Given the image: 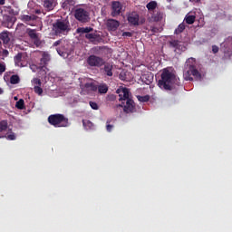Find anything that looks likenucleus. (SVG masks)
Segmentation results:
<instances>
[{
  "instance_id": "1",
  "label": "nucleus",
  "mask_w": 232,
  "mask_h": 232,
  "mask_svg": "<svg viewBox=\"0 0 232 232\" xmlns=\"http://www.w3.org/2000/svg\"><path fill=\"white\" fill-rule=\"evenodd\" d=\"M158 86L160 90L171 92L175 86H179V79L175 75V71L171 67L162 70L161 78L158 82Z\"/></svg>"
},
{
  "instance_id": "2",
  "label": "nucleus",
  "mask_w": 232,
  "mask_h": 232,
  "mask_svg": "<svg viewBox=\"0 0 232 232\" xmlns=\"http://www.w3.org/2000/svg\"><path fill=\"white\" fill-rule=\"evenodd\" d=\"M116 93H118L119 101L121 102L119 106L123 108V111H125V113H133V111H135V102H133L131 98L130 89L120 88L116 91Z\"/></svg>"
},
{
  "instance_id": "3",
  "label": "nucleus",
  "mask_w": 232,
  "mask_h": 232,
  "mask_svg": "<svg viewBox=\"0 0 232 232\" xmlns=\"http://www.w3.org/2000/svg\"><path fill=\"white\" fill-rule=\"evenodd\" d=\"M195 63V59L188 58L186 62L187 68L183 72V77L185 81H193V77L197 79V81L202 80V74L195 68V65L193 64ZM193 75V77H191Z\"/></svg>"
},
{
  "instance_id": "4",
  "label": "nucleus",
  "mask_w": 232,
  "mask_h": 232,
  "mask_svg": "<svg viewBox=\"0 0 232 232\" xmlns=\"http://www.w3.org/2000/svg\"><path fill=\"white\" fill-rule=\"evenodd\" d=\"M48 122L54 128H68L70 122L68 118L63 114H53L48 117Z\"/></svg>"
},
{
  "instance_id": "5",
  "label": "nucleus",
  "mask_w": 232,
  "mask_h": 232,
  "mask_svg": "<svg viewBox=\"0 0 232 232\" xmlns=\"http://www.w3.org/2000/svg\"><path fill=\"white\" fill-rule=\"evenodd\" d=\"M53 30L56 35H65V34H68L70 31V23L65 20H57L53 24Z\"/></svg>"
},
{
  "instance_id": "6",
  "label": "nucleus",
  "mask_w": 232,
  "mask_h": 232,
  "mask_svg": "<svg viewBox=\"0 0 232 232\" xmlns=\"http://www.w3.org/2000/svg\"><path fill=\"white\" fill-rule=\"evenodd\" d=\"M56 52L63 59H68V57H70L73 52V45L65 42L60 48L56 49Z\"/></svg>"
},
{
  "instance_id": "7",
  "label": "nucleus",
  "mask_w": 232,
  "mask_h": 232,
  "mask_svg": "<svg viewBox=\"0 0 232 232\" xmlns=\"http://www.w3.org/2000/svg\"><path fill=\"white\" fill-rule=\"evenodd\" d=\"M74 17L79 23H89L90 13L84 8H77L74 11Z\"/></svg>"
},
{
  "instance_id": "8",
  "label": "nucleus",
  "mask_w": 232,
  "mask_h": 232,
  "mask_svg": "<svg viewBox=\"0 0 232 232\" xmlns=\"http://www.w3.org/2000/svg\"><path fill=\"white\" fill-rule=\"evenodd\" d=\"M221 52L225 57H231L232 54V37H228L221 44Z\"/></svg>"
},
{
  "instance_id": "9",
  "label": "nucleus",
  "mask_w": 232,
  "mask_h": 232,
  "mask_svg": "<svg viewBox=\"0 0 232 232\" xmlns=\"http://www.w3.org/2000/svg\"><path fill=\"white\" fill-rule=\"evenodd\" d=\"M87 64L92 67L101 68L104 64V60L92 54L87 58Z\"/></svg>"
},
{
  "instance_id": "10",
  "label": "nucleus",
  "mask_w": 232,
  "mask_h": 232,
  "mask_svg": "<svg viewBox=\"0 0 232 232\" xmlns=\"http://www.w3.org/2000/svg\"><path fill=\"white\" fill-rule=\"evenodd\" d=\"M20 21L29 24V26H35L37 24V15L35 14H22L20 15Z\"/></svg>"
},
{
  "instance_id": "11",
  "label": "nucleus",
  "mask_w": 232,
  "mask_h": 232,
  "mask_svg": "<svg viewBox=\"0 0 232 232\" xmlns=\"http://www.w3.org/2000/svg\"><path fill=\"white\" fill-rule=\"evenodd\" d=\"M106 26L109 32H115L119 26H121V23L115 19H108L106 22Z\"/></svg>"
},
{
  "instance_id": "12",
  "label": "nucleus",
  "mask_w": 232,
  "mask_h": 232,
  "mask_svg": "<svg viewBox=\"0 0 232 232\" xmlns=\"http://www.w3.org/2000/svg\"><path fill=\"white\" fill-rule=\"evenodd\" d=\"M112 12L111 15L112 17H117V15L121 14V11L122 10V5H121V2H112L111 5Z\"/></svg>"
},
{
  "instance_id": "13",
  "label": "nucleus",
  "mask_w": 232,
  "mask_h": 232,
  "mask_svg": "<svg viewBox=\"0 0 232 232\" xmlns=\"http://www.w3.org/2000/svg\"><path fill=\"white\" fill-rule=\"evenodd\" d=\"M31 82L34 86V92L37 93V95H43V88H41V80L38 78H34L32 80Z\"/></svg>"
},
{
  "instance_id": "14",
  "label": "nucleus",
  "mask_w": 232,
  "mask_h": 232,
  "mask_svg": "<svg viewBox=\"0 0 232 232\" xmlns=\"http://www.w3.org/2000/svg\"><path fill=\"white\" fill-rule=\"evenodd\" d=\"M43 5L47 10V12H51V10H53L55 6H57V0H42Z\"/></svg>"
},
{
  "instance_id": "15",
  "label": "nucleus",
  "mask_w": 232,
  "mask_h": 232,
  "mask_svg": "<svg viewBox=\"0 0 232 232\" xmlns=\"http://www.w3.org/2000/svg\"><path fill=\"white\" fill-rule=\"evenodd\" d=\"M128 21L132 26H139V14L132 13L128 15Z\"/></svg>"
},
{
  "instance_id": "16",
  "label": "nucleus",
  "mask_w": 232,
  "mask_h": 232,
  "mask_svg": "<svg viewBox=\"0 0 232 232\" xmlns=\"http://www.w3.org/2000/svg\"><path fill=\"white\" fill-rule=\"evenodd\" d=\"M15 66L18 68H24V64L23 63V53H19L14 57Z\"/></svg>"
},
{
  "instance_id": "17",
  "label": "nucleus",
  "mask_w": 232,
  "mask_h": 232,
  "mask_svg": "<svg viewBox=\"0 0 232 232\" xmlns=\"http://www.w3.org/2000/svg\"><path fill=\"white\" fill-rule=\"evenodd\" d=\"M104 74L108 77L113 76V65L111 63H105L103 68Z\"/></svg>"
},
{
  "instance_id": "18",
  "label": "nucleus",
  "mask_w": 232,
  "mask_h": 232,
  "mask_svg": "<svg viewBox=\"0 0 232 232\" xmlns=\"http://www.w3.org/2000/svg\"><path fill=\"white\" fill-rule=\"evenodd\" d=\"M140 79L145 84H151L153 82V74L151 72L145 73Z\"/></svg>"
},
{
  "instance_id": "19",
  "label": "nucleus",
  "mask_w": 232,
  "mask_h": 232,
  "mask_svg": "<svg viewBox=\"0 0 232 232\" xmlns=\"http://www.w3.org/2000/svg\"><path fill=\"white\" fill-rule=\"evenodd\" d=\"M162 19H164V13L160 11L154 13L151 15V21H154L155 23H158V21H162Z\"/></svg>"
},
{
  "instance_id": "20",
  "label": "nucleus",
  "mask_w": 232,
  "mask_h": 232,
  "mask_svg": "<svg viewBox=\"0 0 232 232\" xmlns=\"http://www.w3.org/2000/svg\"><path fill=\"white\" fill-rule=\"evenodd\" d=\"M101 36L95 33H89L85 34V38L91 41V43H95V41H99Z\"/></svg>"
},
{
  "instance_id": "21",
  "label": "nucleus",
  "mask_w": 232,
  "mask_h": 232,
  "mask_svg": "<svg viewBox=\"0 0 232 232\" xmlns=\"http://www.w3.org/2000/svg\"><path fill=\"white\" fill-rule=\"evenodd\" d=\"M48 63H50V54L44 53L41 60H40V65L46 66V64H48Z\"/></svg>"
},
{
  "instance_id": "22",
  "label": "nucleus",
  "mask_w": 232,
  "mask_h": 232,
  "mask_svg": "<svg viewBox=\"0 0 232 232\" xmlns=\"http://www.w3.org/2000/svg\"><path fill=\"white\" fill-rule=\"evenodd\" d=\"M90 32H93V28L92 27H79L76 30V34H80V35H82L83 34H90Z\"/></svg>"
},
{
  "instance_id": "23",
  "label": "nucleus",
  "mask_w": 232,
  "mask_h": 232,
  "mask_svg": "<svg viewBox=\"0 0 232 232\" xmlns=\"http://www.w3.org/2000/svg\"><path fill=\"white\" fill-rule=\"evenodd\" d=\"M0 39L5 44H8L10 43V36L8 35V32L1 33Z\"/></svg>"
},
{
  "instance_id": "24",
  "label": "nucleus",
  "mask_w": 232,
  "mask_h": 232,
  "mask_svg": "<svg viewBox=\"0 0 232 232\" xmlns=\"http://www.w3.org/2000/svg\"><path fill=\"white\" fill-rule=\"evenodd\" d=\"M158 6L157 1H150L147 4L146 8L149 12H153Z\"/></svg>"
},
{
  "instance_id": "25",
  "label": "nucleus",
  "mask_w": 232,
  "mask_h": 232,
  "mask_svg": "<svg viewBox=\"0 0 232 232\" xmlns=\"http://www.w3.org/2000/svg\"><path fill=\"white\" fill-rule=\"evenodd\" d=\"M74 5H75V0H65L63 3L62 6L65 10H68V8H70V6H73Z\"/></svg>"
},
{
  "instance_id": "26",
  "label": "nucleus",
  "mask_w": 232,
  "mask_h": 232,
  "mask_svg": "<svg viewBox=\"0 0 232 232\" xmlns=\"http://www.w3.org/2000/svg\"><path fill=\"white\" fill-rule=\"evenodd\" d=\"M82 124H83V128L87 130L95 129V125H93V123L90 121H82Z\"/></svg>"
},
{
  "instance_id": "27",
  "label": "nucleus",
  "mask_w": 232,
  "mask_h": 232,
  "mask_svg": "<svg viewBox=\"0 0 232 232\" xmlns=\"http://www.w3.org/2000/svg\"><path fill=\"white\" fill-rule=\"evenodd\" d=\"M196 16L193 14H187L184 21L187 23V24H193L195 23Z\"/></svg>"
},
{
  "instance_id": "28",
  "label": "nucleus",
  "mask_w": 232,
  "mask_h": 232,
  "mask_svg": "<svg viewBox=\"0 0 232 232\" xmlns=\"http://www.w3.org/2000/svg\"><path fill=\"white\" fill-rule=\"evenodd\" d=\"M27 34L31 39H37L39 37V34L34 29H27Z\"/></svg>"
},
{
  "instance_id": "29",
  "label": "nucleus",
  "mask_w": 232,
  "mask_h": 232,
  "mask_svg": "<svg viewBox=\"0 0 232 232\" xmlns=\"http://www.w3.org/2000/svg\"><path fill=\"white\" fill-rule=\"evenodd\" d=\"M111 122H115V120H107L106 121V130L107 131L111 132L113 130V124H111Z\"/></svg>"
},
{
  "instance_id": "30",
  "label": "nucleus",
  "mask_w": 232,
  "mask_h": 232,
  "mask_svg": "<svg viewBox=\"0 0 232 232\" xmlns=\"http://www.w3.org/2000/svg\"><path fill=\"white\" fill-rule=\"evenodd\" d=\"M170 48H175V52L180 48V44L177 40H173L169 42Z\"/></svg>"
},
{
  "instance_id": "31",
  "label": "nucleus",
  "mask_w": 232,
  "mask_h": 232,
  "mask_svg": "<svg viewBox=\"0 0 232 232\" xmlns=\"http://www.w3.org/2000/svg\"><path fill=\"white\" fill-rule=\"evenodd\" d=\"M99 93H107L108 92V85L102 84L98 86Z\"/></svg>"
},
{
  "instance_id": "32",
  "label": "nucleus",
  "mask_w": 232,
  "mask_h": 232,
  "mask_svg": "<svg viewBox=\"0 0 232 232\" xmlns=\"http://www.w3.org/2000/svg\"><path fill=\"white\" fill-rule=\"evenodd\" d=\"M20 81L21 79L19 78L18 75H12L10 78L11 84H19Z\"/></svg>"
},
{
  "instance_id": "33",
  "label": "nucleus",
  "mask_w": 232,
  "mask_h": 232,
  "mask_svg": "<svg viewBox=\"0 0 232 232\" xmlns=\"http://www.w3.org/2000/svg\"><path fill=\"white\" fill-rule=\"evenodd\" d=\"M186 30V25L184 24V23L180 24L178 28H176L175 30V34L177 35H179V34H182V31Z\"/></svg>"
},
{
  "instance_id": "34",
  "label": "nucleus",
  "mask_w": 232,
  "mask_h": 232,
  "mask_svg": "<svg viewBox=\"0 0 232 232\" xmlns=\"http://www.w3.org/2000/svg\"><path fill=\"white\" fill-rule=\"evenodd\" d=\"M80 86L82 90H84V88H86V90H95V87H93V83L92 82H87L84 85L81 84Z\"/></svg>"
},
{
  "instance_id": "35",
  "label": "nucleus",
  "mask_w": 232,
  "mask_h": 232,
  "mask_svg": "<svg viewBox=\"0 0 232 232\" xmlns=\"http://www.w3.org/2000/svg\"><path fill=\"white\" fill-rule=\"evenodd\" d=\"M15 106L18 110H24V100L20 99L18 102H16Z\"/></svg>"
},
{
  "instance_id": "36",
  "label": "nucleus",
  "mask_w": 232,
  "mask_h": 232,
  "mask_svg": "<svg viewBox=\"0 0 232 232\" xmlns=\"http://www.w3.org/2000/svg\"><path fill=\"white\" fill-rule=\"evenodd\" d=\"M137 97H138V101H140V102H148V101H150V96L149 95L137 96Z\"/></svg>"
},
{
  "instance_id": "37",
  "label": "nucleus",
  "mask_w": 232,
  "mask_h": 232,
  "mask_svg": "<svg viewBox=\"0 0 232 232\" xmlns=\"http://www.w3.org/2000/svg\"><path fill=\"white\" fill-rule=\"evenodd\" d=\"M7 128V124L6 121H1L0 122V133L1 131H5V130H6ZM3 138V136H0V139Z\"/></svg>"
},
{
  "instance_id": "38",
  "label": "nucleus",
  "mask_w": 232,
  "mask_h": 232,
  "mask_svg": "<svg viewBox=\"0 0 232 232\" xmlns=\"http://www.w3.org/2000/svg\"><path fill=\"white\" fill-rule=\"evenodd\" d=\"M89 104L92 110H99V105L97 104V102H90Z\"/></svg>"
},
{
  "instance_id": "39",
  "label": "nucleus",
  "mask_w": 232,
  "mask_h": 232,
  "mask_svg": "<svg viewBox=\"0 0 232 232\" xmlns=\"http://www.w3.org/2000/svg\"><path fill=\"white\" fill-rule=\"evenodd\" d=\"M6 72V65L5 63H0V74Z\"/></svg>"
},
{
  "instance_id": "40",
  "label": "nucleus",
  "mask_w": 232,
  "mask_h": 232,
  "mask_svg": "<svg viewBox=\"0 0 232 232\" xmlns=\"http://www.w3.org/2000/svg\"><path fill=\"white\" fill-rule=\"evenodd\" d=\"M34 44H35V46L39 47L41 45V39L39 38V36L37 38L34 39Z\"/></svg>"
},
{
  "instance_id": "41",
  "label": "nucleus",
  "mask_w": 232,
  "mask_h": 232,
  "mask_svg": "<svg viewBox=\"0 0 232 232\" xmlns=\"http://www.w3.org/2000/svg\"><path fill=\"white\" fill-rule=\"evenodd\" d=\"M16 137H15V133H11L7 136V140H15Z\"/></svg>"
},
{
  "instance_id": "42",
  "label": "nucleus",
  "mask_w": 232,
  "mask_h": 232,
  "mask_svg": "<svg viewBox=\"0 0 232 232\" xmlns=\"http://www.w3.org/2000/svg\"><path fill=\"white\" fill-rule=\"evenodd\" d=\"M132 34L130 32H124L122 33V37H131Z\"/></svg>"
},
{
  "instance_id": "43",
  "label": "nucleus",
  "mask_w": 232,
  "mask_h": 232,
  "mask_svg": "<svg viewBox=\"0 0 232 232\" xmlns=\"http://www.w3.org/2000/svg\"><path fill=\"white\" fill-rule=\"evenodd\" d=\"M212 52H213V53H218V46L213 45L212 46Z\"/></svg>"
},
{
  "instance_id": "44",
  "label": "nucleus",
  "mask_w": 232,
  "mask_h": 232,
  "mask_svg": "<svg viewBox=\"0 0 232 232\" xmlns=\"http://www.w3.org/2000/svg\"><path fill=\"white\" fill-rule=\"evenodd\" d=\"M30 69L32 70V72H37V65L32 64V65H30Z\"/></svg>"
},
{
  "instance_id": "45",
  "label": "nucleus",
  "mask_w": 232,
  "mask_h": 232,
  "mask_svg": "<svg viewBox=\"0 0 232 232\" xmlns=\"http://www.w3.org/2000/svg\"><path fill=\"white\" fill-rule=\"evenodd\" d=\"M59 44H61V40L54 42L53 46H59Z\"/></svg>"
},
{
  "instance_id": "46",
  "label": "nucleus",
  "mask_w": 232,
  "mask_h": 232,
  "mask_svg": "<svg viewBox=\"0 0 232 232\" xmlns=\"http://www.w3.org/2000/svg\"><path fill=\"white\" fill-rule=\"evenodd\" d=\"M3 55H4L5 57H8V50H4V51H3Z\"/></svg>"
},
{
  "instance_id": "47",
  "label": "nucleus",
  "mask_w": 232,
  "mask_h": 232,
  "mask_svg": "<svg viewBox=\"0 0 232 232\" xmlns=\"http://www.w3.org/2000/svg\"><path fill=\"white\" fill-rule=\"evenodd\" d=\"M5 1H6V0H0V5H5Z\"/></svg>"
},
{
  "instance_id": "48",
  "label": "nucleus",
  "mask_w": 232,
  "mask_h": 232,
  "mask_svg": "<svg viewBox=\"0 0 232 232\" xmlns=\"http://www.w3.org/2000/svg\"><path fill=\"white\" fill-rule=\"evenodd\" d=\"M3 93H5V91H3L2 88H0V95H3Z\"/></svg>"
},
{
  "instance_id": "49",
  "label": "nucleus",
  "mask_w": 232,
  "mask_h": 232,
  "mask_svg": "<svg viewBox=\"0 0 232 232\" xmlns=\"http://www.w3.org/2000/svg\"><path fill=\"white\" fill-rule=\"evenodd\" d=\"M190 1H194V3H198L200 0H190Z\"/></svg>"
},
{
  "instance_id": "50",
  "label": "nucleus",
  "mask_w": 232,
  "mask_h": 232,
  "mask_svg": "<svg viewBox=\"0 0 232 232\" xmlns=\"http://www.w3.org/2000/svg\"><path fill=\"white\" fill-rule=\"evenodd\" d=\"M168 1V3H171V0H167Z\"/></svg>"
},
{
  "instance_id": "51",
  "label": "nucleus",
  "mask_w": 232,
  "mask_h": 232,
  "mask_svg": "<svg viewBox=\"0 0 232 232\" xmlns=\"http://www.w3.org/2000/svg\"><path fill=\"white\" fill-rule=\"evenodd\" d=\"M111 98H112V99H115V96L112 95Z\"/></svg>"
}]
</instances>
